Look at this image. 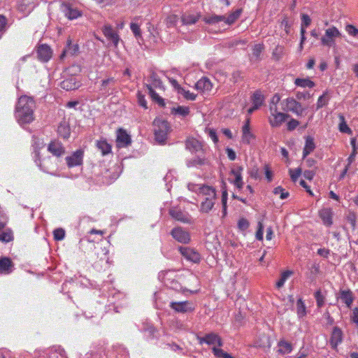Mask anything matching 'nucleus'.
Returning <instances> with one entry per match:
<instances>
[{
	"label": "nucleus",
	"mask_w": 358,
	"mask_h": 358,
	"mask_svg": "<svg viewBox=\"0 0 358 358\" xmlns=\"http://www.w3.org/2000/svg\"><path fill=\"white\" fill-rule=\"evenodd\" d=\"M116 142L118 147H127L131 144V137L123 129H119L117 131Z\"/></svg>",
	"instance_id": "f3484780"
},
{
	"label": "nucleus",
	"mask_w": 358,
	"mask_h": 358,
	"mask_svg": "<svg viewBox=\"0 0 358 358\" xmlns=\"http://www.w3.org/2000/svg\"><path fill=\"white\" fill-rule=\"evenodd\" d=\"M268 122L272 127H279L289 117V115L278 111V108H271L269 110Z\"/></svg>",
	"instance_id": "423d86ee"
},
{
	"label": "nucleus",
	"mask_w": 358,
	"mask_h": 358,
	"mask_svg": "<svg viewBox=\"0 0 358 358\" xmlns=\"http://www.w3.org/2000/svg\"><path fill=\"white\" fill-rule=\"evenodd\" d=\"M115 83V80L114 78H108L107 79L103 80L101 81L100 90L103 92H108V89L110 87L113 86Z\"/></svg>",
	"instance_id": "58836bf2"
},
{
	"label": "nucleus",
	"mask_w": 358,
	"mask_h": 358,
	"mask_svg": "<svg viewBox=\"0 0 358 358\" xmlns=\"http://www.w3.org/2000/svg\"><path fill=\"white\" fill-rule=\"evenodd\" d=\"M264 226L262 222H258V229L256 232V238L259 241L263 240Z\"/></svg>",
	"instance_id": "69168bd1"
},
{
	"label": "nucleus",
	"mask_w": 358,
	"mask_h": 358,
	"mask_svg": "<svg viewBox=\"0 0 358 358\" xmlns=\"http://www.w3.org/2000/svg\"><path fill=\"white\" fill-rule=\"evenodd\" d=\"M102 31L105 37H106L107 39L110 40L113 43L114 45L117 47L120 41V37L118 34L113 30L112 26L108 24L104 25Z\"/></svg>",
	"instance_id": "a211bd4d"
},
{
	"label": "nucleus",
	"mask_w": 358,
	"mask_h": 358,
	"mask_svg": "<svg viewBox=\"0 0 358 358\" xmlns=\"http://www.w3.org/2000/svg\"><path fill=\"white\" fill-rule=\"evenodd\" d=\"M292 274V272L290 271H285L281 273L280 278L279 280L276 282V287L277 288L282 287L285 281L288 279V278Z\"/></svg>",
	"instance_id": "49530a36"
},
{
	"label": "nucleus",
	"mask_w": 358,
	"mask_h": 358,
	"mask_svg": "<svg viewBox=\"0 0 358 358\" xmlns=\"http://www.w3.org/2000/svg\"><path fill=\"white\" fill-rule=\"evenodd\" d=\"M248 174L252 178H253L255 180H259L261 178L259 169L257 166H254V167L251 168L248 171Z\"/></svg>",
	"instance_id": "4d7b16f0"
},
{
	"label": "nucleus",
	"mask_w": 358,
	"mask_h": 358,
	"mask_svg": "<svg viewBox=\"0 0 358 358\" xmlns=\"http://www.w3.org/2000/svg\"><path fill=\"white\" fill-rule=\"evenodd\" d=\"M347 220L351 225L353 230L356 229L357 226V216L355 213L350 212L347 216Z\"/></svg>",
	"instance_id": "864d4df0"
},
{
	"label": "nucleus",
	"mask_w": 358,
	"mask_h": 358,
	"mask_svg": "<svg viewBox=\"0 0 358 358\" xmlns=\"http://www.w3.org/2000/svg\"><path fill=\"white\" fill-rule=\"evenodd\" d=\"M341 35L340 31L335 26H331L325 30L324 35L320 38L321 43L324 46H333L335 45L336 38Z\"/></svg>",
	"instance_id": "39448f33"
},
{
	"label": "nucleus",
	"mask_w": 358,
	"mask_h": 358,
	"mask_svg": "<svg viewBox=\"0 0 358 358\" xmlns=\"http://www.w3.org/2000/svg\"><path fill=\"white\" fill-rule=\"evenodd\" d=\"M226 18L225 15H213L210 17H205L204 20L207 24H215L222 21L226 24Z\"/></svg>",
	"instance_id": "ea45409f"
},
{
	"label": "nucleus",
	"mask_w": 358,
	"mask_h": 358,
	"mask_svg": "<svg viewBox=\"0 0 358 358\" xmlns=\"http://www.w3.org/2000/svg\"><path fill=\"white\" fill-rule=\"evenodd\" d=\"M201 15L198 13L192 14L185 13L181 17V20L183 24L190 25L195 24L199 19Z\"/></svg>",
	"instance_id": "bb28decb"
},
{
	"label": "nucleus",
	"mask_w": 358,
	"mask_h": 358,
	"mask_svg": "<svg viewBox=\"0 0 358 358\" xmlns=\"http://www.w3.org/2000/svg\"><path fill=\"white\" fill-rule=\"evenodd\" d=\"M178 93L182 94L186 99L194 101L196 99V95L189 90H186L182 87H178Z\"/></svg>",
	"instance_id": "09e8293b"
},
{
	"label": "nucleus",
	"mask_w": 358,
	"mask_h": 358,
	"mask_svg": "<svg viewBox=\"0 0 358 358\" xmlns=\"http://www.w3.org/2000/svg\"><path fill=\"white\" fill-rule=\"evenodd\" d=\"M294 84L303 88L308 87L313 88L315 87V84L313 81L310 80L309 78H296L294 80Z\"/></svg>",
	"instance_id": "473e14b6"
},
{
	"label": "nucleus",
	"mask_w": 358,
	"mask_h": 358,
	"mask_svg": "<svg viewBox=\"0 0 358 358\" xmlns=\"http://www.w3.org/2000/svg\"><path fill=\"white\" fill-rule=\"evenodd\" d=\"M243 171V166H239L235 169H232L230 171V174L234 176L235 178L233 181H231V182H232L238 189H241L243 187V181L242 177Z\"/></svg>",
	"instance_id": "2eb2a0df"
},
{
	"label": "nucleus",
	"mask_w": 358,
	"mask_h": 358,
	"mask_svg": "<svg viewBox=\"0 0 358 358\" xmlns=\"http://www.w3.org/2000/svg\"><path fill=\"white\" fill-rule=\"evenodd\" d=\"M65 15L69 20H74L81 16V12L77 8H73L68 6H66Z\"/></svg>",
	"instance_id": "e433bc0d"
},
{
	"label": "nucleus",
	"mask_w": 358,
	"mask_h": 358,
	"mask_svg": "<svg viewBox=\"0 0 358 358\" xmlns=\"http://www.w3.org/2000/svg\"><path fill=\"white\" fill-rule=\"evenodd\" d=\"M172 236L178 242L188 243L190 241V235L188 231L181 227H176L171 231Z\"/></svg>",
	"instance_id": "9b49d317"
},
{
	"label": "nucleus",
	"mask_w": 358,
	"mask_h": 358,
	"mask_svg": "<svg viewBox=\"0 0 358 358\" xmlns=\"http://www.w3.org/2000/svg\"><path fill=\"white\" fill-rule=\"evenodd\" d=\"M138 97V104L144 108H148L147 101L145 100V96L143 95L140 92L137 93Z\"/></svg>",
	"instance_id": "774afa93"
},
{
	"label": "nucleus",
	"mask_w": 358,
	"mask_h": 358,
	"mask_svg": "<svg viewBox=\"0 0 358 358\" xmlns=\"http://www.w3.org/2000/svg\"><path fill=\"white\" fill-rule=\"evenodd\" d=\"M185 146L192 153L203 152L202 143L194 138H188L186 140Z\"/></svg>",
	"instance_id": "dca6fc26"
},
{
	"label": "nucleus",
	"mask_w": 358,
	"mask_h": 358,
	"mask_svg": "<svg viewBox=\"0 0 358 358\" xmlns=\"http://www.w3.org/2000/svg\"><path fill=\"white\" fill-rule=\"evenodd\" d=\"M319 215L325 225L329 227L332 224V214L330 209L324 208L320 211Z\"/></svg>",
	"instance_id": "c85d7f7f"
},
{
	"label": "nucleus",
	"mask_w": 358,
	"mask_h": 358,
	"mask_svg": "<svg viewBox=\"0 0 358 358\" xmlns=\"http://www.w3.org/2000/svg\"><path fill=\"white\" fill-rule=\"evenodd\" d=\"M329 101V96L328 95V92H324L322 95L320 96L317 99L316 109L319 110L322 107L327 106Z\"/></svg>",
	"instance_id": "c9c22d12"
},
{
	"label": "nucleus",
	"mask_w": 358,
	"mask_h": 358,
	"mask_svg": "<svg viewBox=\"0 0 358 358\" xmlns=\"http://www.w3.org/2000/svg\"><path fill=\"white\" fill-rule=\"evenodd\" d=\"M172 113L179 114L185 117L189 113V109L185 106H178L177 108H172Z\"/></svg>",
	"instance_id": "3c124183"
},
{
	"label": "nucleus",
	"mask_w": 358,
	"mask_h": 358,
	"mask_svg": "<svg viewBox=\"0 0 358 358\" xmlns=\"http://www.w3.org/2000/svg\"><path fill=\"white\" fill-rule=\"evenodd\" d=\"M243 12L242 8H238L235 11L231 13L227 17L226 16V24H233L241 16Z\"/></svg>",
	"instance_id": "72a5a7b5"
},
{
	"label": "nucleus",
	"mask_w": 358,
	"mask_h": 358,
	"mask_svg": "<svg viewBox=\"0 0 358 358\" xmlns=\"http://www.w3.org/2000/svg\"><path fill=\"white\" fill-rule=\"evenodd\" d=\"M13 239V234L10 232H2L0 234V241L8 243Z\"/></svg>",
	"instance_id": "bf43d9fd"
},
{
	"label": "nucleus",
	"mask_w": 358,
	"mask_h": 358,
	"mask_svg": "<svg viewBox=\"0 0 358 358\" xmlns=\"http://www.w3.org/2000/svg\"><path fill=\"white\" fill-rule=\"evenodd\" d=\"M264 45L263 43L255 44L252 48V55L256 58V59H260V55L262 52L264 50Z\"/></svg>",
	"instance_id": "a18cd8bd"
},
{
	"label": "nucleus",
	"mask_w": 358,
	"mask_h": 358,
	"mask_svg": "<svg viewBox=\"0 0 358 358\" xmlns=\"http://www.w3.org/2000/svg\"><path fill=\"white\" fill-rule=\"evenodd\" d=\"M338 117L341 121V122L339 124V127H338L340 131L342 133L350 134L352 132V131H351L350 128L346 124L345 117L341 114L338 115Z\"/></svg>",
	"instance_id": "37998d69"
},
{
	"label": "nucleus",
	"mask_w": 358,
	"mask_h": 358,
	"mask_svg": "<svg viewBox=\"0 0 358 358\" xmlns=\"http://www.w3.org/2000/svg\"><path fill=\"white\" fill-rule=\"evenodd\" d=\"M343 341V332L341 329L337 327H334L331 336L330 338V344L334 349H336L338 345Z\"/></svg>",
	"instance_id": "412c9836"
},
{
	"label": "nucleus",
	"mask_w": 358,
	"mask_h": 358,
	"mask_svg": "<svg viewBox=\"0 0 358 358\" xmlns=\"http://www.w3.org/2000/svg\"><path fill=\"white\" fill-rule=\"evenodd\" d=\"M149 84H145V87L148 90L150 97L161 106H164L165 103L164 99L159 96V94L155 91V88L159 90H164L163 83L159 76L155 72H152L149 78Z\"/></svg>",
	"instance_id": "f03ea898"
},
{
	"label": "nucleus",
	"mask_w": 358,
	"mask_h": 358,
	"mask_svg": "<svg viewBox=\"0 0 358 358\" xmlns=\"http://www.w3.org/2000/svg\"><path fill=\"white\" fill-rule=\"evenodd\" d=\"M96 146L103 156L107 155L112 152V145L104 138L96 141Z\"/></svg>",
	"instance_id": "5701e85b"
},
{
	"label": "nucleus",
	"mask_w": 358,
	"mask_h": 358,
	"mask_svg": "<svg viewBox=\"0 0 358 358\" xmlns=\"http://www.w3.org/2000/svg\"><path fill=\"white\" fill-rule=\"evenodd\" d=\"M179 251L187 260L194 263H198L201 259L199 253L190 248L181 246L179 248Z\"/></svg>",
	"instance_id": "1a4fd4ad"
},
{
	"label": "nucleus",
	"mask_w": 358,
	"mask_h": 358,
	"mask_svg": "<svg viewBox=\"0 0 358 358\" xmlns=\"http://www.w3.org/2000/svg\"><path fill=\"white\" fill-rule=\"evenodd\" d=\"M153 125L155 127L156 140L160 143H164L169 131V122L162 119H155L153 122Z\"/></svg>",
	"instance_id": "7ed1b4c3"
},
{
	"label": "nucleus",
	"mask_w": 358,
	"mask_h": 358,
	"mask_svg": "<svg viewBox=\"0 0 358 358\" xmlns=\"http://www.w3.org/2000/svg\"><path fill=\"white\" fill-rule=\"evenodd\" d=\"M170 307L175 311L182 313L191 312L194 310V308L192 307V303L188 301L180 302L172 301L170 303Z\"/></svg>",
	"instance_id": "4468645a"
},
{
	"label": "nucleus",
	"mask_w": 358,
	"mask_h": 358,
	"mask_svg": "<svg viewBox=\"0 0 358 358\" xmlns=\"http://www.w3.org/2000/svg\"><path fill=\"white\" fill-rule=\"evenodd\" d=\"M255 138L250 129V120H248L243 127L242 140L244 143L249 144L252 139Z\"/></svg>",
	"instance_id": "cd10ccee"
},
{
	"label": "nucleus",
	"mask_w": 358,
	"mask_h": 358,
	"mask_svg": "<svg viewBox=\"0 0 358 358\" xmlns=\"http://www.w3.org/2000/svg\"><path fill=\"white\" fill-rule=\"evenodd\" d=\"M178 17L177 15L171 14L168 15L164 20V23L167 27H173L177 24Z\"/></svg>",
	"instance_id": "c03bdc74"
},
{
	"label": "nucleus",
	"mask_w": 358,
	"mask_h": 358,
	"mask_svg": "<svg viewBox=\"0 0 358 358\" xmlns=\"http://www.w3.org/2000/svg\"><path fill=\"white\" fill-rule=\"evenodd\" d=\"M264 97L259 91H256L252 96V105L259 108L263 105Z\"/></svg>",
	"instance_id": "f704fd0d"
},
{
	"label": "nucleus",
	"mask_w": 358,
	"mask_h": 358,
	"mask_svg": "<svg viewBox=\"0 0 358 358\" xmlns=\"http://www.w3.org/2000/svg\"><path fill=\"white\" fill-rule=\"evenodd\" d=\"M216 199L205 198L201 203L200 212L203 213H209L213 208Z\"/></svg>",
	"instance_id": "c756f323"
},
{
	"label": "nucleus",
	"mask_w": 358,
	"mask_h": 358,
	"mask_svg": "<svg viewBox=\"0 0 358 358\" xmlns=\"http://www.w3.org/2000/svg\"><path fill=\"white\" fill-rule=\"evenodd\" d=\"M296 313L299 317H303L306 315V308L301 299L297 300Z\"/></svg>",
	"instance_id": "79ce46f5"
},
{
	"label": "nucleus",
	"mask_w": 358,
	"mask_h": 358,
	"mask_svg": "<svg viewBox=\"0 0 358 358\" xmlns=\"http://www.w3.org/2000/svg\"><path fill=\"white\" fill-rule=\"evenodd\" d=\"M282 109L292 112L297 116H302L305 108L293 97H288L282 101Z\"/></svg>",
	"instance_id": "20e7f679"
},
{
	"label": "nucleus",
	"mask_w": 358,
	"mask_h": 358,
	"mask_svg": "<svg viewBox=\"0 0 358 358\" xmlns=\"http://www.w3.org/2000/svg\"><path fill=\"white\" fill-rule=\"evenodd\" d=\"M273 194H279L280 199H287L289 196V192L285 191V189H283L282 187L278 186L273 189Z\"/></svg>",
	"instance_id": "603ef678"
},
{
	"label": "nucleus",
	"mask_w": 358,
	"mask_h": 358,
	"mask_svg": "<svg viewBox=\"0 0 358 358\" xmlns=\"http://www.w3.org/2000/svg\"><path fill=\"white\" fill-rule=\"evenodd\" d=\"M84 152L82 150L75 151L71 156L66 157V164L69 168L80 166L83 164Z\"/></svg>",
	"instance_id": "6e6552de"
},
{
	"label": "nucleus",
	"mask_w": 358,
	"mask_h": 358,
	"mask_svg": "<svg viewBox=\"0 0 358 358\" xmlns=\"http://www.w3.org/2000/svg\"><path fill=\"white\" fill-rule=\"evenodd\" d=\"M284 55V46L278 45L272 52V58L275 61H279L283 57Z\"/></svg>",
	"instance_id": "4c0bfd02"
},
{
	"label": "nucleus",
	"mask_w": 358,
	"mask_h": 358,
	"mask_svg": "<svg viewBox=\"0 0 358 358\" xmlns=\"http://www.w3.org/2000/svg\"><path fill=\"white\" fill-rule=\"evenodd\" d=\"M61 87L67 91L74 90L79 87V85L73 78L64 80L61 83Z\"/></svg>",
	"instance_id": "2f4dec72"
},
{
	"label": "nucleus",
	"mask_w": 358,
	"mask_h": 358,
	"mask_svg": "<svg viewBox=\"0 0 358 358\" xmlns=\"http://www.w3.org/2000/svg\"><path fill=\"white\" fill-rule=\"evenodd\" d=\"M169 215L176 220L182 223H192V217L188 213L182 211L180 209L171 208L169 210Z\"/></svg>",
	"instance_id": "9d476101"
},
{
	"label": "nucleus",
	"mask_w": 358,
	"mask_h": 358,
	"mask_svg": "<svg viewBox=\"0 0 358 358\" xmlns=\"http://www.w3.org/2000/svg\"><path fill=\"white\" fill-rule=\"evenodd\" d=\"M79 52V45L78 43H72V40L70 37L67 38L66 45L62 51L60 57L62 59L66 55L76 56Z\"/></svg>",
	"instance_id": "f8f14e48"
},
{
	"label": "nucleus",
	"mask_w": 358,
	"mask_h": 358,
	"mask_svg": "<svg viewBox=\"0 0 358 358\" xmlns=\"http://www.w3.org/2000/svg\"><path fill=\"white\" fill-rule=\"evenodd\" d=\"M315 148V144L313 137L308 136L306 138L305 146L303 150V159H305Z\"/></svg>",
	"instance_id": "a878e982"
},
{
	"label": "nucleus",
	"mask_w": 358,
	"mask_h": 358,
	"mask_svg": "<svg viewBox=\"0 0 358 358\" xmlns=\"http://www.w3.org/2000/svg\"><path fill=\"white\" fill-rule=\"evenodd\" d=\"M37 0H19L17 2V10L23 13H30L34 8Z\"/></svg>",
	"instance_id": "4be33fe9"
},
{
	"label": "nucleus",
	"mask_w": 358,
	"mask_h": 358,
	"mask_svg": "<svg viewBox=\"0 0 358 358\" xmlns=\"http://www.w3.org/2000/svg\"><path fill=\"white\" fill-rule=\"evenodd\" d=\"M340 298L348 308H351L354 301V296L350 289L340 290Z\"/></svg>",
	"instance_id": "b1692460"
},
{
	"label": "nucleus",
	"mask_w": 358,
	"mask_h": 358,
	"mask_svg": "<svg viewBox=\"0 0 358 358\" xmlns=\"http://www.w3.org/2000/svg\"><path fill=\"white\" fill-rule=\"evenodd\" d=\"M195 87L198 91L203 93H208L211 91L213 84L208 78L203 77L196 82Z\"/></svg>",
	"instance_id": "aec40b11"
},
{
	"label": "nucleus",
	"mask_w": 358,
	"mask_h": 358,
	"mask_svg": "<svg viewBox=\"0 0 358 358\" xmlns=\"http://www.w3.org/2000/svg\"><path fill=\"white\" fill-rule=\"evenodd\" d=\"M58 131L64 138H68L70 135L69 128L63 125L58 127Z\"/></svg>",
	"instance_id": "0e129e2a"
},
{
	"label": "nucleus",
	"mask_w": 358,
	"mask_h": 358,
	"mask_svg": "<svg viewBox=\"0 0 358 358\" xmlns=\"http://www.w3.org/2000/svg\"><path fill=\"white\" fill-rule=\"evenodd\" d=\"M12 266V262L9 258L3 257L0 259V272L8 271Z\"/></svg>",
	"instance_id": "a19ab883"
},
{
	"label": "nucleus",
	"mask_w": 358,
	"mask_h": 358,
	"mask_svg": "<svg viewBox=\"0 0 358 358\" xmlns=\"http://www.w3.org/2000/svg\"><path fill=\"white\" fill-rule=\"evenodd\" d=\"M214 355L217 358H234L230 354L224 352L222 349L213 347L212 348Z\"/></svg>",
	"instance_id": "de8ad7c7"
},
{
	"label": "nucleus",
	"mask_w": 358,
	"mask_h": 358,
	"mask_svg": "<svg viewBox=\"0 0 358 358\" xmlns=\"http://www.w3.org/2000/svg\"><path fill=\"white\" fill-rule=\"evenodd\" d=\"M52 50L46 44H42L38 46L37 50V57L38 59L43 62H47L52 57Z\"/></svg>",
	"instance_id": "ddd939ff"
},
{
	"label": "nucleus",
	"mask_w": 358,
	"mask_h": 358,
	"mask_svg": "<svg viewBox=\"0 0 358 358\" xmlns=\"http://www.w3.org/2000/svg\"><path fill=\"white\" fill-rule=\"evenodd\" d=\"M249 222L245 218H241L238 222V228L242 230H246L249 227Z\"/></svg>",
	"instance_id": "338daca9"
},
{
	"label": "nucleus",
	"mask_w": 358,
	"mask_h": 358,
	"mask_svg": "<svg viewBox=\"0 0 358 358\" xmlns=\"http://www.w3.org/2000/svg\"><path fill=\"white\" fill-rule=\"evenodd\" d=\"M345 31L348 32V34L352 36H356L358 35V29H357L354 25L352 24H348L345 27Z\"/></svg>",
	"instance_id": "680f3d73"
},
{
	"label": "nucleus",
	"mask_w": 358,
	"mask_h": 358,
	"mask_svg": "<svg viewBox=\"0 0 358 358\" xmlns=\"http://www.w3.org/2000/svg\"><path fill=\"white\" fill-rule=\"evenodd\" d=\"M48 150L57 157H61L65 152L64 148L58 141H52L48 145Z\"/></svg>",
	"instance_id": "6ab92c4d"
},
{
	"label": "nucleus",
	"mask_w": 358,
	"mask_h": 358,
	"mask_svg": "<svg viewBox=\"0 0 358 358\" xmlns=\"http://www.w3.org/2000/svg\"><path fill=\"white\" fill-rule=\"evenodd\" d=\"M280 101V96L278 94H275L273 97L271 99L270 103H269V110L271 109V108H278V103Z\"/></svg>",
	"instance_id": "13d9d810"
},
{
	"label": "nucleus",
	"mask_w": 358,
	"mask_h": 358,
	"mask_svg": "<svg viewBox=\"0 0 358 358\" xmlns=\"http://www.w3.org/2000/svg\"><path fill=\"white\" fill-rule=\"evenodd\" d=\"M289 173L292 180L293 182H296L301 174V169L300 168H297L295 169H289Z\"/></svg>",
	"instance_id": "5fc2aeb1"
},
{
	"label": "nucleus",
	"mask_w": 358,
	"mask_h": 358,
	"mask_svg": "<svg viewBox=\"0 0 358 358\" xmlns=\"http://www.w3.org/2000/svg\"><path fill=\"white\" fill-rule=\"evenodd\" d=\"M299 125V122L294 118H292L287 123V129L289 131L294 130Z\"/></svg>",
	"instance_id": "e2e57ef3"
},
{
	"label": "nucleus",
	"mask_w": 358,
	"mask_h": 358,
	"mask_svg": "<svg viewBox=\"0 0 358 358\" xmlns=\"http://www.w3.org/2000/svg\"><path fill=\"white\" fill-rule=\"evenodd\" d=\"M36 103L33 98L21 96L15 108V117L17 122L22 125L29 124L34 120Z\"/></svg>",
	"instance_id": "f257e3e1"
},
{
	"label": "nucleus",
	"mask_w": 358,
	"mask_h": 358,
	"mask_svg": "<svg viewBox=\"0 0 358 358\" xmlns=\"http://www.w3.org/2000/svg\"><path fill=\"white\" fill-rule=\"evenodd\" d=\"M199 193L208 199H217L215 188L208 185H201L199 188Z\"/></svg>",
	"instance_id": "393cba45"
},
{
	"label": "nucleus",
	"mask_w": 358,
	"mask_h": 358,
	"mask_svg": "<svg viewBox=\"0 0 358 358\" xmlns=\"http://www.w3.org/2000/svg\"><path fill=\"white\" fill-rule=\"evenodd\" d=\"M54 238L56 241H62L64 238L65 231L63 229L58 228L53 231Z\"/></svg>",
	"instance_id": "6e6d98bb"
},
{
	"label": "nucleus",
	"mask_w": 358,
	"mask_h": 358,
	"mask_svg": "<svg viewBox=\"0 0 358 358\" xmlns=\"http://www.w3.org/2000/svg\"><path fill=\"white\" fill-rule=\"evenodd\" d=\"M130 29L135 36L139 37L141 36V30L139 25L136 23H131Z\"/></svg>",
	"instance_id": "052dcab7"
},
{
	"label": "nucleus",
	"mask_w": 358,
	"mask_h": 358,
	"mask_svg": "<svg viewBox=\"0 0 358 358\" xmlns=\"http://www.w3.org/2000/svg\"><path fill=\"white\" fill-rule=\"evenodd\" d=\"M315 298L316 300L317 306L318 308H321L324 304L325 297L322 294L320 289L317 290L315 293Z\"/></svg>",
	"instance_id": "8fccbe9b"
},
{
	"label": "nucleus",
	"mask_w": 358,
	"mask_h": 358,
	"mask_svg": "<svg viewBox=\"0 0 358 358\" xmlns=\"http://www.w3.org/2000/svg\"><path fill=\"white\" fill-rule=\"evenodd\" d=\"M278 345L279 347V349L278 350V352L280 354H289L292 350V345L291 343L286 341L284 339L280 340Z\"/></svg>",
	"instance_id": "7c9ffc66"
},
{
	"label": "nucleus",
	"mask_w": 358,
	"mask_h": 358,
	"mask_svg": "<svg viewBox=\"0 0 358 358\" xmlns=\"http://www.w3.org/2000/svg\"><path fill=\"white\" fill-rule=\"evenodd\" d=\"M197 340L200 345H203V343L208 345L217 344L219 347L223 345L220 336L215 333H210L203 337L197 336Z\"/></svg>",
	"instance_id": "0eeeda50"
}]
</instances>
